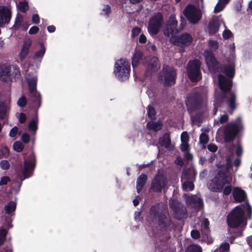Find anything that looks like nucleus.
I'll use <instances>...</instances> for the list:
<instances>
[{"instance_id": "obj_1", "label": "nucleus", "mask_w": 252, "mask_h": 252, "mask_svg": "<svg viewBox=\"0 0 252 252\" xmlns=\"http://www.w3.org/2000/svg\"><path fill=\"white\" fill-rule=\"evenodd\" d=\"M244 215V209L239 205L233 209L227 216V224L229 227L232 229H229L228 233L233 240L243 235V231L247 224Z\"/></svg>"}, {"instance_id": "obj_2", "label": "nucleus", "mask_w": 252, "mask_h": 252, "mask_svg": "<svg viewBox=\"0 0 252 252\" xmlns=\"http://www.w3.org/2000/svg\"><path fill=\"white\" fill-rule=\"evenodd\" d=\"M218 82L219 88L221 91L219 95V99L221 102L225 101L229 113L232 114L237 108V104L236 95L235 92L231 90L233 86L232 79L219 74Z\"/></svg>"}, {"instance_id": "obj_3", "label": "nucleus", "mask_w": 252, "mask_h": 252, "mask_svg": "<svg viewBox=\"0 0 252 252\" xmlns=\"http://www.w3.org/2000/svg\"><path fill=\"white\" fill-rule=\"evenodd\" d=\"M226 167L219 168L217 173L210 180L209 184V189L215 192L223 191L224 195H228L232 191V186L229 176Z\"/></svg>"}, {"instance_id": "obj_4", "label": "nucleus", "mask_w": 252, "mask_h": 252, "mask_svg": "<svg viewBox=\"0 0 252 252\" xmlns=\"http://www.w3.org/2000/svg\"><path fill=\"white\" fill-rule=\"evenodd\" d=\"M150 214L154 220H157L158 225L163 230L171 231L176 227L175 224L172 221L169 214L163 211H160L157 205L151 207Z\"/></svg>"}, {"instance_id": "obj_5", "label": "nucleus", "mask_w": 252, "mask_h": 252, "mask_svg": "<svg viewBox=\"0 0 252 252\" xmlns=\"http://www.w3.org/2000/svg\"><path fill=\"white\" fill-rule=\"evenodd\" d=\"M244 129V126L241 116H238L235 122L227 124L223 129V140L225 143L233 142L237 135Z\"/></svg>"}, {"instance_id": "obj_6", "label": "nucleus", "mask_w": 252, "mask_h": 252, "mask_svg": "<svg viewBox=\"0 0 252 252\" xmlns=\"http://www.w3.org/2000/svg\"><path fill=\"white\" fill-rule=\"evenodd\" d=\"M185 103L189 113L200 110L203 103L201 92L197 90H193L187 95Z\"/></svg>"}, {"instance_id": "obj_7", "label": "nucleus", "mask_w": 252, "mask_h": 252, "mask_svg": "<svg viewBox=\"0 0 252 252\" xmlns=\"http://www.w3.org/2000/svg\"><path fill=\"white\" fill-rule=\"evenodd\" d=\"M37 77L32 73L27 74V82L28 85L30 99L34 104H37L38 109L41 104V96L37 91Z\"/></svg>"}, {"instance_id": "obj_8", "label": "nucleus", "mask_w": 252, "mask_h": 252, "mask_svg": "<svg viewBox=\"0 0 252 252\" xmlns=\"http://www.w3.org/2000/svg\"><path fill=\"white\" fill-rule=\"evenodd\" d=\"M201 62L198 59L189 60L187 63L186 71L188 78L192 82H197L202 79Z\"/></svg>"}, {"instance_id": "obj_9", "label": "nucleus", "mask_w": 252, "mask_h": 252, "mask_svg": "<svg viewBox=\"0 0 252 252\" xmlns=\"http://www.w3.org/2000/svg\"><path fill=\"white\" fill-rule=\"evenodd\" d=\"M130 71V64L126 60L120 59L115 62L114 72L116 77L121 81L128 78Z\"/></svg>"}, {"instance_id": "obj_10", "label": "nucleus", "mask_w": 252, "mask_h": 252, "mask_svg": "<svg viewBox=\"0 0 252 252\" xmlns=\"http://www.w3.org/2000/svg\"><path fill=\"white\" fill-rule=\"evenodd\" d=\"M162 23V14L160 12L155 13L150 18L148 22V31L150 35H156L160 31Z\"/></svg>"}, {"instance_id": "obj_11", "label": "nucleus", "mask_w": 252, "mask_h": 252, "mask_svg": "<svg viewBox=\"0 0 252 252\" xmlns=\"http://www.w3.org/2000/svg\"><path fill=\"white\" fill-rule=\"evenodd\" d=\"M184 15L192 24L197 23L202 17V13L200 10L193 4H189L185 8Z\"/></svg>"}, {"instance_id": "obj_12", "label": "nucleus", "mask_w": 252, "mask_h": 252, "mask_svg": "<svg viewBox=\"0 0 252 252\" xmlns=\"http://www.w3.org/2000/svg\"><path fill=\"white\" fill-rule=\"evenodd\" d=\"M36 157L32 152L31 153L28 157L27 159H25L23 162V165L22 167V175L23 177V180L29 178L34 168L36 165Z\"/></svg>"}, {"instance_id": "obj_13", "label": "nucleus", "mask_w": 252, "mask_h": 252, "mask_svg": "<svg viewBox=\"0 0 252 252\" xmlns=\"http://www.w3.org/2000/svg\"><path fill=\"white\" fill-rule=\"evenodd\" d=\"M169 207L174 212L175 218L180 220L187 216V209L184 205L176 199H173L169 200Z\"/></svg>"}, {"instance_id": "obj_14", "label": "nucleus", "mask_w": 252, "mask_h": 252, "mask_svg": "<svg viewBox=\"0 0 252 252\" xmlns=\"http://www.w3.org/2000/svg\"><path fill=\"white\" fill-rule=\"evenodd\" d=\"M176 75V71L173 68L167 65L163 67L162 74L159 78L164 81V86H171L175 84Z\"/></svg>"}, {"instance_id": "obj_15", "label": "nucleus", "mask_w": 252, "mask_h": 252, "mask_svg": "<svg viewBox=\"0 0 252 252\" xmlns=\"http://www.w3.org/2000/svg\"><path fill=\"white\" fill-rule=\"evenodd\" d=\"M177 24L178 22L175 15L174 14H171L164 26L163 29L164 34L167 36L171 35V37H172L175 35L174 34L178 33L180 30L177 28Z\"/></svg>"}, {"instance_id": "obj_16", "label": "nucleus", "mask_w": 252, "mask_h": 252, "mask_svg": "<svg viewBox=\"0 0 252 252\" xmlns=\"http://www.w3.org/2000/svg\"><path fill=\"white\" fill-rule=\"evenodd\" d=\"M192 39L191 35L187 32L175 35L171 37V39L174 45L181 47L189 46L192 42Z\"/></svg>"}, {"instance_id": "obj_17", "label": "nucleus", "mask_w": 252, "mask_h": 252, "mask_svg": "<svg viewBox=\"0 0 252 252\" xmlns=\"http://www.w3.org/2000/svg\"><path fill=\"white\" fill-rule=\"evenodd\" d=\"M167 184L166 178L163 175H157L152 180L151 189L156 192H161Z\"/></svg>"}, {"instance_id": "obj_18", "label": "nucleus", "mask_w": 252, "mask_h": 252, "mask_svg": "<svg viewBox=\"0 0 252 252\" xmlns=\"http://www.w3.org/2000/svg\"><path fill=\"white\" fill-rule=\"evenodd\" d=\"M160 63L158 59L156 57H152L148 63L145 70V76H150L157 72L160 68Z\"/></svg>"}, {"instance_id": "obj_19", "label": "nucleus", "mask_w": 252, "mask_h": 252, "mask_svg": "<svg viewBox=\"0 0 252 252\" xmlns=\"http://www.w3.org/2000/svg\"><path fill=\"white\" fill-rule=\"evenodd\" d=\"M11 18V12L7 6H0V27L9 24Z\"/></svg>"}, {"instance_id": "obj_20", "label": "nucleus", "mask_w": 252, "mask_h": 252, "mask_svg": "<svg viewBox=\"0 0 252 252\" xmlns=\"http://www.w3.org/2000/svg\"><path fill=\"white\" fill-rule=\"evenodd\" d=\"M205 61L207 66L210 69L215 71L219 68V63L212 52L208 51L206 52Z\"/></svg>"}, {"instance_id": "obj_21", "label": "nucleus", "mask_w": 252, "mask_h": 252, "mask_svg": "<svg viewBox=\"0 0 252 252\" xmlns=\"http://www.w3.org/2000/svg\"><path fill=\"white\" fill-rule=\"evenodd\" d=\"M32 43V40L30 39L26 40L23 42L21 50L18 55V57L21 60H23L27 57L29 53Z\"/></svg>"}, {"instance_id": "obj_22", "label": "nucleus", "mask_w": 252, "mask_h": 252, "mask_svg": "<svg viewBox=\"0 0 252 252\" xmlns=\"http://www.w3.org/2000/svg\"><path fill=\"white\" fill-rule=\"evenodd\" d=\"M233 197L237 202H242L247 197L246 192L239 188H235L232 192Z\"/></svg>"}, {"instance_id": "obj_23", "label": "nucleus", "mask_w": 252, "mask_h": 252, "mask_svg": "<svg viewBox=\"0 0 252 252\" xmlns=\"http://www.w3.org/2000/svg\"><path fill=\"white\" fill-rule=\"evenodd\" d=\"M0 78L3 82H6L11 78L10 66L0 65Z\"/></svg>"}, {"instance_id": "obj_24", "label": "nucleus", "mask_w": 252, "mask_h": 252, "mask_svg": "<svg viewBox=\"0 0 252 252\" xmlns=\"http://www.w3.org/2000/svg\"><path fill=\"white\" fill-rule=\"evenodd\" d=\"M222 72L226 76L227 78H233L235 74V66L232 64L224 65L222 69Z\"/></svg>"}, {"instance_id": "obj_25", "label": "nucleus", "mask_w": 252, "mask_h": 252, "mask_svg": "<svg viewBox=\"0 0 252 252\" xmlns=\"http://www.w3.org/2000/svg\"><path fill=\"white\" fill-rule=\"evenodd\" d=\"M147 180V176L145 174H141L137 178L136 181L137 192L139 193L145 186Z\"/></svg>"}, {"instance_id": "obj_26", "label": "nucleus", "mask_w": 252, "mask_h": 252, "mask_svg": "<svg viewBox=\"0 0 252 252\" xmlns=\"http://www.w3.org/2000/svg\"><path fill=\"white\" fill-rule=\"evenodd\" d=\"M220 24L217 20H213L209 23L208 28L209 34L213 35L216 34L219 31Z\"/></svg>"}, {"instance_id": "obj_27", "label": "nucleus", "mask_w": 252, "mask_h": 252, "mask_svg": "<svg viewBox=\"0 0 252 252\" xmlns=\"http://www.w3.org/2000/svg\"><path fill=\"white\" fill-rule=\"evenodd\" d=\"M146 126L149 130H152L155 132H157L161 129L162 123L160 121H158L157 122L150 121L147 123Z\"/></svg>"}, {"instance_id": "obj_28", "label": "nucleus", "mask_w": 252, "mask_h": 252, "mask_svg": "<svg viewBox=\"0 0 252 252\" xmlns=\"http://www.w3.org/2000/svg\"><path fill=\"white\" fill-rule=\"evenodd\" d=\"M159 143L160 146L165 148L169 147L171 144V139L169 133H165L159 139Z\"/></svg>"}, {"instance_id": "obj_29", "label": "nucleus", "mask_w": 252, "mask_h": 252, "mask_svg": "<svg viewBox=\"0 0 252 252\" xmlns=\"http://www.w3.org/2000/svg\"><path fill=\"white\" fill-rule=\"evenodd\" d=\"M143 53L141 51H136L133 55L132 58V65L133 68L137 67L139 61L143 57Z\"/></svg>"}, {"instance_id": "obj_30", "label": "nucleus", "mask_w": 252, "mask_h": 252, "mask_svg": "<svg viewBox=\"0 0 252 252\" xmlns=\"http://www.w3.org/2000/svg\"><path fill=\"white\" fill-rule=\"evenodd\" d=\"M38 117L37 113H36L35 117L34 119H32L28 125V128L30 130L32 131H36L38 128Z\"/></svg>"}, {"instance_id": "obj_31", "label": "nucleus", "mask_w": 252, "mask_h": 252, "mask_svg": "<svg viewBox=\"0 0 252 252\" xmlns=\"http://www.w3.org/2000/svg\"><path fill=\"white\" fill-rule=\"evenodd\" d=\"M209 224L210 222L209 220L207 219H205L203 220V223L201 225V232L202 234H204L207 237L210 234V229H209Z\"/></svg>"}, {"instance_id": "obj_32", "label": "nucleus", "mask_w": 252, "mask_h": 252, "mask_svg": "<svg viewBox=\"0 0 252 252\" xmlns=\"http://www.w3.org/2000/svg\"><path fill=\"white\" fill-rule=\"evenodd\" d=\"M16 208V203L13 201H10L7 205L4 207V210L6 214H10L14 212Z\"/></svg>"}, {"instance_id": "obj_33", "label": "nucleus", "mask_w": 252, "mask_h": 252, "mask_svg": "<svg viewBox=\"0 0 252 252\" xmlns=\"http://www.w3.org/2000/svg\"><path fill=\"white\" fill-rule=\"evenodd\" d=\"M147 115L151 120L153 121L156 119V111L154 107L150 105L148 106Z\"/></svg>"}, {"instance_id": "obj_34", "label": "nucleus", "mask_w": 252, "mask_h": 252, "mask_svg": "<svg viewBox=\"0 0 252 252\" xmlns=\"http://www.w3.org/2000/svg\"><path fill=\"white\" fill-rule=\"evenodd\" d=\"M39 45L40 46L41 48L39 50L35 53L34 55V59L42 58L45 53L46 49L44 47V44L42 42H40Z\"/></svg>"}, {"instance_id": "obj_35", "label": "nucleus", "mask_w": 252, "mask_h": 252, "mask_svg": "<svg viewBox=\"0 0 252 252\" xmlns=\"http://www.w3.org/2000/svg\"><path fill=\"white\" fill-rule=\"evenodd\" d=\"M7 107L6 104L4 102H0V120L5 119Z\"/></svg>"}, {"instance_id": "obj_36", "label": "nucleus", "mask_w": 252, "mask_h": 252, "mask_svg": "<svg viewBox=\"0 0 252 252\" xmlns=\"http://www.w3.org/2000/svg\"><path fill=\"white\" fill-rule=\"evenodd\" d=\"M19 10L23 13H26L29 9L28 3L27 1H19L18 5Z\"/></svg>"}, {"instance_id": "obj_37", "label": "nucleus", "mask_w": 252, "mask_h": 252, "mask_svg": "<svg viewBox=\"0 0 252 252\" xmlns=\"http://www.w3.org/2000/svg\"><path fill=\"white\" fill-rule=\"evenodd\" d=\"M23 20V16L20 15H18L15 19V23L13 26L12 29L14 30H18L22 26V22Z\"/></svg>"}, {"instance_id": "obj_38", "label": "nucleus", "mask_w": 252, "mask_h": 252, "mask_svg": "<svg viewBox=\"0 0 252 252\" xmlns=\"http://www.w3.org/2000/svg\"><path fill=\"white\" fill-rule=\"evenodd\" d=\"M186 252H202V250L200 246L193 244L188 247Z\"/></svg>"}, {"instance_id": "obj_39", "label": "nucleus", "mask_w": 252, "mask_h": 252, "mask_svg": "<svg viewBox=\"0 0 252 252\" xmlns=\"http://www.w3.org/2000/svg\"><path fill=\"white\" fill-rule=\"evenodd\" d=\"M102 11V12L100 14L104 15L106 18H108L111 13V6L108 4L104 5V7Z\"/></svg>"}, {"instance_id": "obj_40", "label": "nucleus", "mask_w": 252, "mask_h": 252, "mask_svg": "<svg viewBox=\"0 0 252 252\" xmlns=\"http://www.w3.org/2000/svg\"><path fill=\"white\" fill-rule=\"evenodd\" d=\"M8 231L5 228H0V246L2 245L6 240Z\"/></svg>"}, {"instance_id": "obj_41", "label": "nucleus", "mask_w": 252, "mask_h": 252, "mask_svg": "<svg viewBox=\"0 0 252 252\" xmlns=\"http://www.w3.org/2000/svg\"><path fill=\"white\" fill-rule=\"evenodd\" d=\"M9 155V149L4 146L0 149V158H7Z\"/></svg>"}, {"instance_id": "obj_42", "label": "nucleus", "mask_w": 252, "mask_h": 252, "mask_svg": "<svg viewBox=\"0 0 252 252\" xmlns=\"http://www.w3.org/2000/svg\"><path fill=\"white\" fill-rule=\"evenodd\" d=\"M183 188L184 189H189V190H193L194 189V185L192 181H186L183 184Z\"/></svg>"}, {"instance_id": "obj_43", "label": "nucleus", "mask_w": 252, "mask_h": 252, "mask_svg": "<svg viewBox=\"0 0 252 252\" xmlns=\"http://www.w3.org/2000/svg\"><path fill=\"white\" fill-rule=\"evenodd\" d=\"M24 149V146L20 141H16L13 144V149L17 152H21Z\"/></svg>"}, {"instance_id": "obj_44", "label": "nucleus", "mask_w": 252, "mask_h": 252, "mask_svg": "<svg viewBox=\"0 0 252 252\" xmlns=\"http://www.w3.org/2000/svg\"><path fill=\"white\" fill-rule=\"evenodd\" d=\"M209 138L207 134L205 133H201L199 136V142L203 145L206 144L209 141Z\"/></svg>"}, {"instance_id": "obj_45", "label": "nucleus", "mask_w": 252, "mask_h": 252, "mask_svg": "<svg viewBox=\"0 0 252 252\" xmlns=\"http://www.w3.org/2000/svg\"><path fill=\"white\" fill-rule=\"evenodd\" d=\"M10 166L9 162L6 160H2L0 161V167L3 170H7Z\"/></svg>"}, {"instance_id": "obj_46", "label": "nucleus", "mask_w": 252, "mask_h": 252, "mask_svg": "<svg viewBox=\"0 0 252 252\" xmlns=\"http://www.w3.org/2000/svg\"><path fill=\"white\" fill-rule=\"evenodd\" d=\"M27 99L25 96H22L17 101V105L21 107L25 106L27 104Z\"/></svg>"}, {"instance_id": "obj_47", "label": "nucleus", "mask_w": 252, "mask_h": 252, "mask_svg": "<svg viewBox=\"0 0 252 252\" xmlns=\"http://www.w3.org/2000/svg\"><path fill=\"white\" fill-rule=\"evenodd\" d=\"M181 140L182 143L188 142L189 140V136L187 131H183L181 135Z\"/></svg>"}, {"instance_id": "obj_48", "label": "nucleus", "mask_w": 252, "mask_h": 252, "mask_svg": "<svg viewBox=\"0 0 252 252\" xmlns=\"http://www.w3.org/2000/svg\"><path fill=\"white\" fill-rule=\"evenodd\" d=\"M220 252H228L229 250V245L226 243L220 246Z\"/></svg>"}, {"instance_id": "obj_49", "label": "nucleus", "mask_w": 252, "mask_h": 252, "mask_svg": "<svg viewBox=\"0 0 252 252\" xmlns=\"http://www.w3.org/2000/svg\"><path fill=\"white\" fill-rule=\"evenodd\" d=\"M22 141L25 143H28L30 140V135L27 133H24L21 137Z\"/></svg>"}, {"instance_id": "obj_50", "label": "nucleus", "mask_w": 252, "mask_h": 252, "mask_svg": "<svg viewBox=\"0 0 252 252\" xmlns=\"http://www.w3.org/2000/svg\"><path fill=\"white\" fill-rule=\"evenodd\" d=\"M207 148L210 152L212 153H215L217 151L218 149L217 146L216 144L212 143L209 144L207 146Z\"/></svg>"}, {"instance_id": "obj_51", "label": "nucleus", "mask_w": 252, "mask_h": 252, "mask_svg": "<svg viewBox=\"0 0 252 252\" xmlns=\"http://www.w3.org/2000/svg\"><path fill=\"white\" fill-rule=\"evenodd\" d=\"M18 128L16 126H14L12 127L9 132V136L11 137H14L16 136L18 133Z\"/></svg>"}, {"instance_id": "obj_52", "label": "nucleus", "mask_w": 252, "mask_h": 252, "mask_svg": "<svg viewBox=\"0 0 252 252\" xmlns=\"http://www.w3.org/2000/svg\"><path fill=\"white\" fill-rule=\"evenodd\" d=\"M10 181V179L8 176H3L0 178V186L6 185L8 182Z\"/></svg>"}, {"instance_id": "obj_53", "label": "nucleus", "mask_w": 252, "mask_h": 252, "mask_svg": "<svg viewBox=\"0 0 252 252\" xmlns=\"http://www.w3.org/2000/svg\"><path fill=\"white\" fill-rule=\"evenodd\" d=\"M141 32V29L140 28L138 27L134 28L131 31L132 36L134 37L137 36Z\"/></svg>"}, {"instance_id": "obj_54", "label": "nucleus", "mask_w": 252, "mask_h": 252, "mask_svg": "<svg viewBox=\"0 0 252 252\" xmlns=\"http://www.w3.org/2000/svg\"><path fill=\"white\" fill-rule=\"evenodd\" d=\"M232 33L229 30L224 31L222 33V36L224 39H229L232 36Z\"/></svg>"}, {"instance_id": "obj_55", "label": "nucleus", "mask_w": 252, "mask_h": 252, "mask_svg": "<svg viewBox=\"0 0 252 252\" xmlns=\"http://www.w3.org/2000/svg\"><path fill=\"white\" fill-rule=\"evenodd\" d=\"M191 236L192 238L197 239L200 237V234L197 230H192L191 231Z\"/></svg>"}, {"instance_id": "obj_56", "label": "nucleus", "mask_w": 252, "mask_h": 252, "mask_svg": "<svg viewBox=\"0 0 252 252\" xmlns=\"http://www.w3.org/2000/svg\"><path fill=\"white\" fill-rule=\"evenodd\" d=\"M39 29V28L36 26H34L32 27L30 30L29 31V34H34L38 32Z\"/></svg>"}, {"instance_id": "obj_57", "label": "nucleus", "mask_w": 252, "mask_h": 252, "mask_svg": "<svg viewBox=\"0 0 252 252\" xmlns=\"http://www.w3.org/2000/svg\"><path fill=\"white\" fill-rule=\"evenodd\" d=\"M32 21L33 24H38L39 23L40 19L39 17L38 14H33L32 17Z\"/></svg>"}, {"instance_id": "obj_58", "label": "nucleus", "mask_w": 252, "mask_h": 252, "mask_svg": "<svg viewBox=\"0 0 252 252\" xmlns=\"http://www.w3.org/2000/svg\"><path fill=\"white\" fill-rule=\"evenodd\" d=\"M181 150L183 152H188L189 150V144L188 142L182 143L181 145Z\"/></svg>"}, {"instance_id": "obj_59", "label": "nucleus", "mask_w": 252, "mask_h": 252, "mask_svg": "<svg viewBox=\"0 0 252 252\" xmlns=\"http://www.w3.org/2000/svg\"><path fill=\"white\" fill-rule=\"evenodd\" d=\"M246 207L249 219H251V216L252 215V208L248 201L246 203Z\"/></svg>"}, {"instance_id": "obj_60", "label": "nucleus", "mask_w": 252, "mask_h": 252, "mask_svg": "<svg viewBox=\"0 0 252 252\" xmlns=\"http://www.w3.org/2000/svg\"><path fill=\"white\" fill-rule=\"evenodd\" d=\"M223 8H224V6L222 5V4L218 3L215 7L214 12L215 13H219V12H220L221 11H222V9H223Z\"/></svg>"}, {"instance_id": "obj_61", "label": "nucleus", "mask_w": 252, "mask_h": 252, "mask_svg": "<svg viewBox=\"0 0 252 252\" xmlns=\"http://www.w3.org/2000/svg\"><path fill=\"white\" fill-rule=\"evenodd\" d=\"M228 120V116L227 114H223L221 115L220 119V124H224Z\"/></svg>"}, {"instance_id": "obj_62", "label": "nucleus", "mask_w": 252, "mask_h": 252, "mask_svg": "<svg viewBox=\"0 0 252 252\" xmlns=\"http://www.w3.org/2000/svg\"><path fill=\"white\" fill-rule=\"evenodd\" d=\"M27 120L26 115L23 113H21L19 116V122L21 124H24L25 123Z\"/></svg>"}, {"instance_id": "obj_63", "label": "nucleus", "mask_w": 252, "mask_h": 252, "mask_svg": "<svg viewBox=\"0 0 252 252\" xmlns=\"http://www.w3.org/2000/svg\"><path fill=\"white\" fill-rule=\"evenodd\" d=\"M243 153L242 148L240 146H237L235 149V154L237 156H241Z\"/></svg>"}, {"instance_id": "obj_64", "label": "nucleus", "mask_w": 252, "mask_h": 252, "mask_svg": "<svg viewBox=\"0 0 252 252\" xmlns=\"http://www.w3.org/2000/svg\"><path fill=\"white\" fill-rule=\"evenodd\" d=\"M139 41L140 43L144 44L147 41V37L146 36L143 34H141L140 35L139 38Z\"/></svg>"}]
</instances>
